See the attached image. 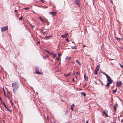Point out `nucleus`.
<instances>
[{
	"mask_svg": "<svg viewBox=\"0 0 123 123\" xmlns=\"http://www.w3.org/2000/svg\"><path fill=\"white\" fill-rule=\"evenodd\" d=\"M111 2V3L112 4H113V1H112V0H110Z\"/></svg>",
	"mask_w": 123,
	"mask_h": 123,
	"instance_id": "obj_41",
	"label": "nucleus"
},
{
	"mask_svg": "<svg viewBox=\"0 0 123 123\" xmlns=\"http://www.w3.org/2000/svg\"><path fill=\"white\" fill-rule=\"evenodd\" d=\"M41 1L43 2H44V1H43V0H41Z\"/></svg>",
	"mask_w": 123,
	"mask_h": 123,
	"instance_id": "obj_45",
	"label": "nucleus"
},
{
	"mask_svg": "<svg viewBox=\"0 0 123 123\" xmlns=\"http://www.w3.org/2000/svg\"><path fill=\"white\" fill-rule=\"evenodd\" d=\"M116 39L117 40H120V39H121L119 38H118V37H116Z\"/></svg>",
	"mask_w": 123,
	"mask_h": 123,
	"instance_id": "obj_26",
	"label": "nucleus"
},
{
	"mask_svg": "<svg viewBox=\"0 0 123 123\" xmlns=\"http://www.w3.org/2000/svg\"><path fill=\"white\" fill-rule=\"evenodd\" d=\"M71 48L73 49H77L76 46H71Z\"/></svg>",
	"mask_w": 123,
	"mask_h": 123,
	"instance_id": "obj_18",
	"label": "nucleus"
},
{
	"mask_svg": "<svg viewBox=\"0 0 123 123\" xmlns=\"http://www.w3.org/2000/svg\"><path fill=\"white\" fill-rule=\"evenodd\" d=\"M38 18L40 19V20L42 21V22H44V20H43V18L41 17L40 16L38 17Z\"/></svg>",
	"mask_w": 123,
	"mask_h": 123,
	"instance_id": "obj_12",
	"label": "nucleus"
},
{
	"mask_svg": "<svg viewBox=\"0 0 123 123\" xmlns=\"http://www.w3.org/2000/svg\"><path fill=\"white\" fill-rule=\"evenodd\" d=\"M52 37V35H50L49 36H45V38L46 39H49V38L51 37Z\"/></svg>",
	"mask_w": 123,
	"mask_h": 123,
	"instance_id": "obj_11",
	"label": "nucleus"
},
{
	"mask_svg": "<svg viewBox=\"0 0 123 123\" xmlns=\"http://www.w3.org/2000/svg\"><path fill=\"white\" fill-rule=\"evenodd\" d=\"M86 85H85L84 86H86Z\"/></svg>",
	"mask_w": 123,
	"mask_h": 123,
	"instance_id": "obj_55",
	"label": "nucleus"
},
{
	"mask_svg": "<svg viewBox=\"0 0 123 123\" xmlns=\"http://www.w3.org/2000/svg\"><path fill=\"white\" fill-rule=\"evenodd\" d=\"M12 86L14 92L19 88V84L18 82H15L12 84Z\"/></svg>",
	"mask_w": 123,
	"mask_h": 123,
	"instance_id": "obj_2",
	"label": "nucleus"
},
{
	"mask_svg": "<svg viewBox=\"0 0 123 123\" xmlns=\"http://www.w3.org/2000/svg\"><path fill=\"white\" fill-rule=\"evenodd\" d=\"M107 111H104L103 112V113L105 114V116L107 117H108V116L107 115Z\"/></svg>",
	"mask_w": 123,
	"mask_h": 123,
	"instance_id": "obj_9",
	"label": "nucleus"
},
{
	"mask_svg": "<svg viewBox=\"0 0 123 123\" xmlns=\"http://www.w3.org/2000/svg\"><path fill=\"white\" fill-rule=\"evenodd\" d=\"M121 123H123V119H122L121 121Z\"/></svg>",
	"mask_w": 123,
	"mask_h": 123,
	"instance_id": "obj_40",
	"label": "nucleus"
},
{
	"mask_svg": "<svg viewBox=\"0 0 123 123\" xmlns=\"http://www.w3.org/2000/svg\"><path fill=\"white\" fill-rule=\"evenodd\" d=\"M118 105L117 104V103H116L115 105H114V110L116 111V109L117 108L118 106Z\"/></svg>",
	"mask_w": 123,
	"mask_h": 123,
	"instance_id": "obj_6",
	"label": "nucleus"
},
{
	"mask_svg": "<svg viewBox=\"0 0 123 123\" xmlns=\"http://www.w3.org/2000/svg\"><path fill=\"white\" fill-rule=\"evenodd\" d=\"M83 47H86V45H84L83 44Z\"/></svg>",
	"mask_w": 123,
	"mask_h": 123,
	"instance_id": "obj_44",
	"label": "nucleus"
},
{
	"mask_svg": "<svg viewBox=\"0 0 123 123\" xmlns=\"http://www.w3.org/2000/svg\"><path fill=\"white\" fill-rule=\"evenodd\" d=\"M73 74H74V75H75V74H75V73H73Z\"/></svg>",
	"mask_w": 123,
	"mask_h": 123,
	"instance_id": "obj_53",
	"label": "nucleus"
},
{
	"mask_svg": "<svg viewBox=\"0 0 123 123\" xmlns=\"http://www.w3.org/2000/svg\"><path fill=\"white\" fill-rule=\"evenodd\" d=\"M3 104L4 106V107H5V108L6 109H7V108L6 106V105L5 103L4 102L3 103Z\"/></svg>",
	"mask_w": 123,
	"mask_h": 123,
	"instance_id": "obj_24",
	"label": "nucleus"
},
{
	"mask_svg": "<svg viewBox=\"0 0 123 123\" xmlns=\"http://www.w3.org/2000/svg\"><path fill=\"white\" fill-rule=\"evenodd\" d=\"M111 123H116V122H111Z\"/></svg>",
	"mask_w": 123,
	"mask_h": 123,
	"instance_id": "obj_47",
	"label": "nucleus"
},
{
	"mask_svg": "<svg viewBox=\"0 0 123 123\" xmlns=\"http://www.w3.org/2000/svg\"><path fill=\"white\" fill-rule=\"evenodd\" d=\"M4 94L5 95V96H6V97H7V95H6V94L5 92H4Z\"/></svg>",
	"mask_w": 123,
	"mask_h": 123,
	"instance_id": "obj_38",
	"label": "nucleus"
},
{
	"mask_svg": "<svg viewBox=\"0 0 123 123\" xmlns=\"http://www.w3.org/2000/svg\"><path fill=\"white\" fill-rule=\"evenodd\" d=\"M66 40L67 41V42H69V39H68V38H67L66 39Z\"/></svg>",
	"mask_w": 123,
	"mask_h": 123,
	"instance_id": "obj_37",
	"label": "nucleus"
},
{
	"mask_svg": "<svg viewBox=\"0 0 123 123\" xmlns=\"http://www.w3.org/2000/svg\"><path fill=\"white\" fill-rule=\"evenodd\" d=\"M75 74H80V73H79V72H77Z\"/></svg>",
	"mask_w": 123,
	"mask_h": 123,
	"instance_id": "obj_36",
	"label": "nucleus"
},
{
	"mask_svg": "<svg viewBox=\"0 0 123 123\" xmlns=\"http://www.w3.org/2000/svg\"><path fill=\"white\" fill-rule=\"evenodd\" d=\"M76 62L78 63V64L79 65H80L81 64L78 61V60H76Z\"/></svg>",
	"mask_w": 123,
	"mask_h": 123,
	"instance_id": "obj_23",
	"label": "nucleus"
},
{
	"mask_svg": "<svg viewBox=\"0 0 123 123\" xmlns=\"http://www.w3.org/2000/svg\"><path fill=\"white\" fill-rule=\"evenodd\" d=\"M74 3L80 6L81 4L80 0H74Z\"/></svg>",
	"mask_w": 123,
	"mask_h": 123,
	"instance_id": "obj_3",
	"label": "nucleus"
},
{
	"mask_svg": "<svg viewBox=\"0 0 123 123\" xmlns=\"http://www.w3.org/2000/svg\"><path fill=\"white\" fill-rule=\"evenodd\" d=\"M122 85V83L121 81H118L116 82V86L118 87L121 86Z\"/></svg>",
	"mask_w": 123,
	"mask_h": 123,
	"instance_id": "obj_4",
	"label": "nucleus"
},
{
	"mask_svg": "<svg viewBox=\"0 0 123 123\" xmlns=\"http://www.w3.org/2000/svg\"><path fill=\"white\" fill-rule=\"evenodd\" d=\"M81 94L84 96H86V94L84 92H81Z\"/></svg>",
	"mask_w": 123,
	"mask_h": 123,
	"instance_id": "obj_22",
	"label": "nucleus"
},
{
	"mask_svg": "<svg viewBox=\"0 0 123 123\" xmlns=\"http://www.w3.org/2000/svg\"><path fill=\"white\" fill-rule=\"evenodd\" d=\"M24 8V9H25V10H27V9H29V8H28V7L25 8Z\"/></svg>",
	"mask_w": 123,
	"mask_h": 123,
	"instance_id": "obj_30",
	"label": "nucleus"
},
{
	"mask_svg": "<svg viewBox=\"0 0 123 123\" xmlns=\"http://www.w3.org/2000/svg\"><path fill=\"white\" fill-rule=\"evenodd\" d=\"M100 65L98 64V65L96 67L95 70H96L97 71H99L100 68Z\"/></svg>",
	"mask_w": 123,
	"mask_h": 123,
	"instance_id": "obj_8",
	"label": "nucleus"
},
{
	"mask_svg": "<svg viewBox=\"0 0 123 123\" xmlns=\"http://www.w3.org/2000/svg\"><path fill=\"white\" fill-rule=\"evenodd\" d=\"M35 70H36V71H37L39 70L38 69V68H35Z\"/></svg>",
	"mask_w": 123,
	"mask_h": 123,
	"instance_id": "obj_32",
	"label": "nucleus"
},
{
	"mask_svg": "<svg viewBox=\"0 0 123 123\" xmlns=\"http://www.w3.org/2000/svg\"><path fill=\"white\" fill-rule=\"evenodd\" d=\"M7 98H8V99H9V97L7 96Z\"/></svg>",
	"mask_w": 123,
	"mask_h": 123,
	"instance_id": "obj_49",
	"label": "nucleus"
},
{
	"mask_svg": "<svg viewBox=\"0 0 123 123\" xmlns=\"http://www.w3.org/2000/svg\"><path fill=\"white\" fill-rule=\"evenodd\" d=\"M72 42V43H74V42Z\"/></svg>",
	"mask_w": 123,
	"mask_h": 123,
	"instance_id": "obj_56",
	"label": "nucleus"
},
{
	"mask_svg": "<svg viewBox=\"0 0 123 123\" xmlns=\"http://www.w3.org/2000/svg\"><path fill=\"white\" fill-rule=\"evenodd\" d=\"M54 123H55V122H54Z\"/></svg>",
	"mask_w": 123,
	"mask_h": 123,
	"instance_id": "obj_58",
	"label": "nucleus"
},
{
	"mask_svg": "<svg viewBox=\"0 0 123 123\" xmlns=\"http://www.w3.org/2000/svg\"><path fill=\"white\" fill-rule=\"evenodd\" d=\"M49 13L52 14L53 16H54L56 14L55 12H49Z\"/></svg>",
	"mask_w": 123,
	"mask_h": 123,
	"instance_id": "obj_13",
	"label": "nucleus"
},
{
	"mask_svg": "<svg viewBox=\"0 0 123 123\" xmlns=\"http://www.w3.org/2000/svg\"><path fill=\"white\" fill-rule=\"evenodd\" d=\"M64 75H65V77H67L68 76H70V73H69L68 74H64Z\"/></svg>",
	"mask_w": 123,
	"mask_h": 123,
	"instance_id": "obj_17",
	"label": "nucleus"
},
{
	"mask_svg": "<svg viewBox=\"0 0 123 123\" xmlns=\"http://www.w3.org/2000/svg\"><path fill=\"white\" fill-rule=\"evenodd\" d=\"M50 54L52 55L53 56V57L54 58H55V57L56 56V54H54L52 52H51L50 53Z\"/></svg>",
	"mask_w": 123,
	"mask_h": 123,
	"instance_id": "obj_10",
	"label": "nucleus"
},
{
	"mask_svg": "<svg viewBox=\"0 0 123 123\" xmlns=\"http://www.w3.org/2000/svg\"><path fill=\"white\" fill-rule=\"evenodd\" d=\"M35 73L38 74H41V73L40 72H39V71H36Z\"/></svg>",
	"mask_w": 123,
	"mask_h": 123,
	"instance_id": "obj_19",
	"label": "nucleus"
},
{
	"mask_svg": "<svg viewBox=\"0 0 123 123\" xmlns=\"http://www.w3.org/2000/svg\"><path fill=\"white\" fill-rule=\"evenodd\" d=\"M71 59V57H68L67 56L66 57V58H65V60H70V59Z\"/></svg>",
	"mask_w": 123,
	"mask_h": 123,
	"instance_id": "obj_14",
	"label": "nucleus"
},
{
	"mask_svg": "<svg viewBox=\"0 0 123 123\" xmlns=\"http://www.w3.org/2000/svg\"><path fill=\"white\" fill-rule=\"evenodd\" d=\"M68 35V33H67L64 35L61 36V37L63 38H66L67 37V35Z\"/></svg>",
	"mask_w": 123,
	"mask_h": 123,
	"instance_id": "obj_7",
	"label": "nucleus"
},
{
	"mask_svg": "<svg viewBox=\"0 0 123 123\" xmlns=\"http://www.w3.org/2000/svg\"><path fill=\"white\" fill-rule=\"evenodd\" d=\"M7 109H8V111H9L10 112H11L12 111H11V110H10V109H8V108H7Z\"/></svg>",
	"mask_w": 123,
	"mask_h": 123,
	"instance_id": "obj_39",
	"label": "nucleus"
},
{
	"mask_svg": "<svg viewBox=\"0 0 123 123\" xmlns=\"http://www.w3.org/2000/svg\"><path fill=\"white\" fill-rule=\"evenodd\" d=\"M122 49H123V48H122Z\"/></svg>",
	"mask_w": 123,
	"mask_h": 123,
	"instance_id": "obj_54",
	"label": "nucleus"
},
{
	"mask_svg": "<svg viewBox=\"0 0 123 123\" xmlns=\"http://www.w3.org/2000/svg\"><path fill=\"white\" fill-rule=\"evenodd\" d=\"M75 77L76 78H77V76L76 75H75Z\"/></svg>",
	"mask_w": 123,
	"mask_h": 123,
	"instance_id": "obj_52",
	"label": "nucleus"
},
{
	"mask_svg": "<svg viewBox=\"0 0 123 123\" xmlns=\"http://www.w3.org/2000/svg\"><path fill=\"white\" fill-rule=\"evenodd\" d=\"M14 11L15 12H17V10H14Z\"/></svg>",
	"mask_w": 123,
	"mask_h": 123,
	"instance_id": "obj_46",
	"label": "nucleus"
},
{
	"mask_svg": "<svg viewBox=\"0 0 123 123\" xmlns=\"http://www.w3.org/2000/svg\"><path fill=\"white\" fill-rule=\"evenodd\" d=\"M0 100H1V101L2 102V100L1 99V98L0 97Z\"/></svg>",
	"mask_w": 123,
	"mask_h": 123,
	"instance_id": "obj_42",
	"label": "nucleus"
},
{
	"mask_svg": "<svg viewBox=\"0 0 123 123\" xmlns=\"http://www.w3.org/2000/svg\"><path fill=\"white\" fill-rule=\"evenodd\" d=\"M117 88H116L115 90H113L112 91V93H115L116 92V91L117 90Z\"/></svg>",
	"mask_w": 123,
	"mask_h": 123,
	"instance_id": "obj_16",
	"label": "nucleus"
},
{
	"mask_svg": "<svg viewBox=\"0 0 123 123\" xmlns=\"http://www.w3.org/2000/svg\"><path fill=\"white\" fill-rule=\"evenodd\" d=\"M10 102L12 105H13L14 103H13V102L11 100H10Z\"/></svg>",
	"mask_w": 123,
	"mask_h": 123,
	"instance_id": "obj_21",
	"label": "nucleus"
},
{
	"mask_svg": "<svg viewBox=\"0 0 123 123\" xmlns=\"http://www.w3.org/2000/svg\"><path fill=\"white\" fill-rule=\"evenodd\" d=\"M23 18V17L22 16H21L19 18V19L20 20H21Z\"/></svg>",
	"mask_w": 123,
	"mask_h": 123,
	"instance_id": "obj_25",
	"label": "nucleus"
},
{
	"mask_svg": "<svg viewBox=\"0 0 123 123\" xmlns=\"http://www.w3.org/2000/svg\"><path fill=\"white\" fill-rule=\"evenodd\" d=\"M84 79L86 80V81H87V80L88 77H86V75L85 74L84 75Z\"/></svg>",
	"mask_w": 123,
	"mask_h": 123,
	"instance_id": "obj_15",
	"label": "nucleus"
},
{
	"mask_svg": "<svg viewBox=\"0 0 123 123\" xmlns=\"http://www.w3.org/2000/svg\"><path fill=\"white\" fill-rule=\"evenodd\" d=\"M98 71H97L96 70H95L94 71V74L96 75H97L98 74Z\"/></svg>",
	"mask_w": 123,
	"mask_h": 123,
	"instance_id": "obj_20",
	"label": "nucleus"
},
{
	"mask_svg": "<svg viewBox=\"0 0 123 123\" xmlns=\"http://www.w3.org/2000/svg\"><path fill=\"white\" fill-rule=\"evenodd\" d=\"M1 31L2 32L4 31L7 30L8 29V26H5L1 28Z\"/></svg>",
	"mask_w": 123,
	"mask_h": 123,
	"instance_id": "obj_5",
	"label": "nucleus"
},
{
	"mask_svg": "<svg viewBox=\"0 0 123 123\" xmlns=\"http://www.w3.org/2000/svg\"><path fill=\"white\" fill-rule=\"evenodd\" d=\"M31 25L33 27V28L34 27V26H33L31 24Z\"/></svg>",
	"mask_w": 123,
	"mask_h": 123,
	"instance_id": "obj_48",
	"label": "nucleus"
},
{
	"mask_svg": "<svg viewBox=\"0 0 123 123\" xmlns=\"http://www.w3.org/2000/svg\"><path fill=\"white\" fill-rule=\"evenodd\" d=\"M88 121H87L86 123H88Z\"/></svg>",
	"mask_w": 123,
	"mask_h": 123,
	"instance_id": "obj_51",
	"label": "nucleus"
},
{
	"mask_svg": "<svg viewBox=\"0 0 123 123\" xmlns=\"http://www.w3.org/2000/svg\"><path fill=\"white\" fill-rule=\"evenodd\" d=\"M43 58H44V57H43Z\"/></svg>",
	"mask_w": 123,
	"mask_h": 123,
	"instance_id": "obj_57",
	"label": "nucleus"
},
{
	"mask_svg": "<svg viewBox=\"0 0 123 123\" xmlns=\"http://www.w3.org/2000/svg\"><path fill=\"white\" fill-rule=\"evenodd\" d=\"M70 109L72 110V111H73V107H71L70 108Z\"/></svg>",
	"mask_w": 123,
	"mask_h": 123,
	"instance_id": "obj_34",
	"label": "nucleus"
},
{
	"mask_svg": "<svg viewBox=\"0 0 123 123\" xmlns=\"http://www.w3.org/2000/svg\"><path fill=\"white\" fill-rule=\"evenodd\" d=\"M119 65L122 68H123V65H122L120 64H119Z\"/></svg>",
	"mask_w": 123,
	"mask_h": 123,
	"instance_id": "obj_27",
	"label": "nucleus"
},
{
	"mask_svg": "<svg viewBox=\"0 0 123 123\" xmlns=\"http://www.w3.org/2000/svg\"><path fill=\"white\" fill-rule=\"evenodd\" d=\"M102 123H105V122H104V121H103Z\"/></svg>",
	"mask_w": 123,
	"mask_h": 123,
	"instance_id": "obj_50",
	"label": "nucleus"
},
{
	"mask_svg": "<svg viewBox=\"0 0 123 123\" xmlns=\"http://www.w3.org/2000/svg\"><path fill=\"white\" fill-rule=\"evenodd\" d=\"M61 55V54L60 53H59L58 54V57H60Z\"/></svg>",
	"mask_w": 123,
	"mask_h": 123,
	"instance_id": "obj_31",
	"label": "nucleus"
},
{
	"mask_svg": "<svg viewBox=\"0 0 123 123\" xmlns=\"http://www.w3.org/2000/svg\"><path fill=\"white\" fill-rule=\"evenodd\" d=\"M45 51L47 52L48 53H49L50 54V52L49 51L47 50L46 49Z\"/></svg>",
	"mask_w": 123,
	"mask_h": 123,
	"instance_id": "obj_29",
	"label": "nucleus"
},
{
	"mask_svg": "<svg viewBox=\"0 0 123 123\" xmlns=\"http://www.w3.org/2000/svg\"><path fill=\"white\" fill-rule=\"evenodd\" d=\"M42 31H41L42 32L43 34H45L46 33L45 32H43V30H42Z\"/></svg>",
	"mask_w": 123,
	"mask_h": 123,
	"instance_id": "obj_28",
	"label": "nucleus"
},
{
	"mask_svg": "<svg viewBox=\"0 0 123 123\" xmlns=\"http://www.w3.org/2000/svg\"><path fill=\"white\" fill-rule=\"evenodd\" d=\"M104 74L105 75L107 79L108 82L106 85V86L107 87H109L110 86V84H111L112 83L113 80H112L111 79V78L107 74Z\"/></svg>",
	"mask_w": 123,
	"mask_h": 123,
	"instance_id": "obj_1",
	"label": "nucleus"
},
{
	"mask_svg": "<svg viewBox=\"0 0 123 123\" xmlns=\"http://www.w3.org/2000/svg\"><path fill=\"white\" fill-rule=\"evenodd\" d=\"M74 104H72L71 105V107H73L74 106Z\"/></svg>",
	"mask_w": 123,
	"mask_h": 123,
	"instance_id": "obj_33",
	"label": "nucleus"
},
{
	"mask_svg": "<svg viewBox=\"0 0 123 123\" xmlns=\"http://www.w3.org/2000/svg\"><path fill=\"white\" fill-rule=\"evenodd\" d=\"M59 57H58L57 58H56V60H59Z\"/></svg>",
	"mask_w": 123,
	"mask_h": 123,
	"instance_id": "obj_43",
	"label": "nucleus"
},
{
	"mask_svg": "<svg viewBox=\"0 0 123 123\" xmlns=\"http://www.w3.org/2000/svg\"><path fill=\"white\" fill-rule=\"evenodd\" d=\"M74 78H73L72 79V81L73 82H74L75 81V80H74Z\"/></svg>",
	"mask_w": 123,
	"mask_h": 123,
	"instance_id": "obj_35",
	"label": "nucleus"
}]
</instances>
